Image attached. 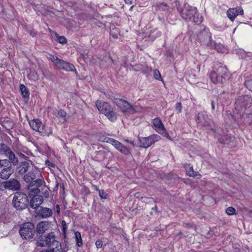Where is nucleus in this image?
<instances>
[{
	"label": "nucleus",
	"mask_w": 252,
	"mask_h": 252,
	"mask_svg": "<svg viewBox=\"0 0 252 252\" xmlns=\"http://www.w3.org/2000/svg\"><path fill=\"white\" fill-rule=\"evenodd\" d=\"M6 156L8 158L9 160L13 165H16L18 164V159L12 151L8 154V156Z\"/></svg>",
	"instance_id": "5701e85b"
},
{
	"label": "nucleus",
	"mask_w": 252,
	"mask_h": 252,
	"mask_svg": "<svg viewBox=\"0 0 252 252\" xmlns=\"http://www.w3.org/2000/svg\"><path fill=\"white\" fill-rule=\"evenodd\" d=\"M99 195L100 198L103 199H106V195L103 189H100L99 190Z\"/></svg>",
	"instance_id": "ea45409f"
},
{
	"label": "nucleus",
	"mask_w": 252,
	"mask_h": 252,
	"mask_svg": "<svg viewBox=\"0 0 252 252\" xmlns=\"http://www.w3.org/2000/svg\"><path fill=\"white\" fill-rule=\"evenodd\" d=\"M215 136L217 137L220 142L222 144H227L231 141V137H229V139H228L227 135H225L224 138H223V136L220 137L219 136H217V135H215Z\"/></svg>",
	"instance_id": "cd10ccee"
},
{
	"label": "nucleus",
	"mask_w": 252,
	"mask_h": 252,
	"mask_svg": "<svg viewBox=\"0 0 252 252\" xmlns=\"http://www.w3.org/2000/svg\"><path fill=\"white\" fill-rule=\"evenodd\" d=\"M186 169L187 170V174L191 177H194L196 175L193 170V167L190 166V165L189 164L187 166H186Z\"/></svg>",
	"instance_id": "2f4dec72"
},
{
	"label": "nucleus",
	"mask_w": 252,
	"mask_h": 252,
	"mask_svg": "<svg viewBox=\"0 0 252 252\" xmlns=\"http://www.w3.org/2000/svg\"><path fill=\"white\" fill-rule=\"evenodd\" d=\"M56 210L58 214L60 213V207L59 205H57L56 206Z\"/></svg>",
	"instance_id": "c03bdc74"
},
{
	"label": "nucleus",
	"mask_w": 252,
	"mask_h": 252,
	"mask_svg": "<svg viewBox=\"0 0 252 252\" xmlns=\"http://www.w3.org/2000/svg\"><path fill=\"white\" fill-rule=\"evenodd\" d=\"M46 164L47 165H49V166H50V165H51L52 167H53V166H53V165H52V164H50V162H49V161H46Z\"/></svg>",
	"instance_id": "3c124183"
},
{
	"label": "nucleus",
	"mask_w": 252,
	"mask_h": 252,
	"mask_svg": "<svg viewBox=\"0 0 252 252\" xmlns=\"http://www.w3.org/2000/svg\"><path fill=\"white\" fill-rule=\"evenodd\" d=\"M133 7H134V6H133V5L131 6L130 7V8H129V10L132 11V8H133Z\"/></svg>",
	"instance_id": "6e6d98bb"
},
{
	"label": "nucleus",
	"mask_w": 252,
	"mask_h": 252,
	"mask_svg": "<svg viewBox=\"0 0 252 252\" xmlns=\"http://www.w3.org/2000/svg\"><path fill=\"white\" fill-rule=\"evenodd\" d=\"M115 102L117 106L123 112L134 113L135 110L132 106L124 99L116 98L115 99Z\"/></svg>",
	"instance_id": "4468645a"
},
{
	"label": "nucleus",
	"mask_w": 252,
	"mask_h": 252,
	"mask_svg": "<svg viewBox=\"0 0 252 252\" xmlns=\"http://www.w3.org/2000/svg\"><path fill=\"white\" fill-rule=\"evenodd\" d=\"M95 105L98 110L105 115L110 121L113 122L117 120L116 114L108 103L97 100L95 102Z\"/></svg>",
	"instance_id": "39448f33"
},
{
	"label": "nucleus",
	"mask_w": 252,
	"mask_h": 252,
	"mask_svg": "<svg viewBox=\"0 0 252 252\" xmlns=\"http://www.w3.org/2000/svg\"><path fill=\"white\" fill-rule=\"evenodd\" d=\"M13 172L14 170L11 166L3 167L0 171V178L3 180H6Z\"/></svg>",
	"instance_id": "aec40b11"
},
{
	"label": "nucleus",
	"mask_w": 252,
	"mask_h": 252,
	"mask_svg": "<svg viewBox=\"0 0 252 252\" xmlns=\"http://www.w3.org/2000/svg\"><path fill=\"white\" fill-rule=\"evenodd\" d=\"M124 1L126 4H131L133 2V0H124Z\"/></svg>",
	"instance_id": "a18cd8bd"
},
{
	"label": "nucleus",
	"mask_w": 252,
	"mask_h": 252,
	"mask_svg": "<svg viewBox=\"0 0 252 252\" xmlns=\"http://www.w3.org/2000/svg\"><path fill=\"white\" fill-rule=\"evenodd\" d=\"M50 223L47 221H42L38 223L36 231L38 234H43L49 229Z\"/></svg>",
	"instance_id": "412c9836"
},
{
	"label": "nucleus",
	"mask_w": 252,
	"mask_h": 252,
	"mask_svg": "<svg viewBox=\"0 0 252 252\" xmlns=\"http://www.w3.org/2000/svg\"><path fill=\"white\" fill-rule=\"evenodd\" d=\"M20 89L24 97H29L30 94L29 91L24 85L21 84L20 86Z\"/></svg>",
	"instance_id": "a878e982"
},
{
	"label": "nucleus",
	"mask_w": 252,
	"mask_h": 252,
	"mask_svg": "<svg viewBox=\"0 0 252 252\" xmlns=\"http://www.w3.org/2000/svg\"><path fill=\"white\" fill-rule=\"evenodd\" d=\"M21 169L20 172L22 173H26L28 171L29 167V163L27 161H23L21 163Z\"/></svg>",
	"instance_id": "7c9ffc66"
},
{
	"label": "nucleus",
	"mask_w": 252,
	"mask_h": 252,
	"mask_svg": "<svg viewBox=\"0 0 252 252\" xmlns=\"http://www.w3.org/2000/svg\"><path fill=\"white\" fill-rule=\"evenodd\" d=\"M152 124L154 129L157 132L167 137L169 136L161 119L159 118H156L154 119L152 121Z\"/></svg>",
	"instance_id": "2eb2a0df"
},
{
	"label": "nucleus",
	"mask_w": 252,
	"mask_h": 252,
	"mask_svg": "<svg viewBox=\"0 0 252 252\" xmlns=\"http://www.w3.org/2000/svg\"><path fill=\"white\" fill-rule=\"evenodd\" d=\"M154 77L157 80L161 79V75L158 69H155L154 70Z\"/></svg>",
	"instance_id": "e433bc0d"
},
{
	"label": "nucleus",
	"mask_w": 252,
	"mask_h": 252,
	"mask_svg": "<svg viewBox=\"0 0 252 252\" xmlns=\"http://www.w3.org/2000/svg\"><path fill=\"white\" fill-rule=\"evenodd\" d=\"M190 21H192L193 22L196 23H200L202 22L201 17L200 16L199 14L197 12L196 9V14L193 15L192 19Z\"/></svg>",
	"instance_id": "c756f323"
},
{
	"label": "nucleus",
	"mask_w": 252,
	"mask_h": 252,
	"mask_svg": "<svg viewBox=\"0 0 252 252\" xmlns=\"http://www.w3.org/2000/svg\"><path fill=\"white\" fill-rule=\"evenodd\" d=\"M211 107H212V109H215V103L213 101H212V102H211Z\"/></svg>",
	"instance_id": "09e8293b"
},
{
	"label": "nucleus",
	"mask_w": 252,
	"mask_h": 252,
	"mask_svg": "<svg viewBox=\"0 0 252 252\" xmlns=\"http://www.w3.org/2000/svg\"><path fill=\"white\" fill-rule=\"evenodd\" d=\"M103 142L109 143L112 144L117 150L125 155H130V150L126 147L123 145L118 141L109 137H105L103 140Z\"/></svg>",
	"instance_id": "9b49d317"
},
{
	"label": "nucleus",
	"mask_w": 252,
	"mask_h": 252,
	"mask_svg": "<svg viewBox=\"0 0 252 252\" xmlns=\"http://www.w3.org/2000/svg\"><path fill=\"white\" fill-rule=\"evenodd\" d=\"M62 225H63V231L65 232L66 230V223H65V222L63 220L62 221Z\"/></svg>",
	"instance_id": "37998d69"
},
{
	"label": "nucleus",
	"mask_w": 252,
	"mask_h": 252,
	"mask_svg": "<svg viewBox=\"0 0 252 252\" xmlns=\"http://www.w3.org/2000/svg\"><path fill=\"white\" fill-rule=\"evenodd\" d=\"M152 209H153V210H155V211H157V212H158V207H157V205H156L154 207H153V208H152Z\"/></svg>",
	"instance_id": "603ef678"
},
{
	"label": "nucleus",
	"mask_w": 252,
	"mask_h": 252,
	"mask_svg": "<svg viewBox=\"0 0 252 252\" xmlns=\"http://www.w3.org/2000/svg\"><path fill=\"white\" fill-rule=\"evenodd\" d=\"M35 213L37 216L43 219H45L51 217L52 215V210L47 207L42 206L37 208L35 210Z\"/></svg>",
	"instance_id": "f3484780"
},
{
	"label": "nucleus",
	"mask_w": 252,
	"mask_h": 252,
	"mask_svg": "<svg viewBox=\"0 0 252 252\" xmlns=\"http://www.w3.org/2000/svg\"><path fill=\"white\" fill-rule=\"evenodd\" d=\"M63 66L62 67V70L65 71H74L76 70L75 66L73 64L64 61Z\"/></svg>",
	"instance_id": "4be33fe9"
},
{
	"label": "nucleus",
	"mask_w": 252,
	"mask_h": 252,
	"mask_svg": "<svg viewBox=\"0 0 252 252\" xmlns=\"http://www.w3.org/2000/svg\"><path fill=\"white\" fill-rule=\"evenodd\" d=\"M103 142L109 143L112 144L117 150L125 155H130V150L126 147L123 145L118 141L109 137H105L103 140Z\"/></svg>",
	"instance_id": "f8f14e48"
},
{
	"label": "nucleus",
	"mask_w": 252,
	"mask_h": 252,
	"mask_svg": "<svg viewBox=\"0 0 252 252\" xmlns=\"http://www.w3.org/2000/svg\"><path fill=\"white\" fill-rule=\"evenodd\" d=\"M119 32V29L115 28L114 26H112V27H110V34L114 39H117L118 38Z\"/></svg>",
	"instance_id": "393cba45"
},
{
	"label": "nucleus",
	"mask_w": 252,
	"mask_h": 252,
	"mask_svg": "<svg viewBox=\"0 0 252 252\" xmlns=\"http://www.w3.org/2000/svg\"><path fill=\"white\" fill-rule=\"evenodd\" d=\"M125 141L126 142H130V141L128 140H125Z\"/></svg>",
	"instance_id": "13d9d810"
},
{
	"label": "nucleus",
	"mask_w": 252,
	"mask_h": 252,
	"mask_svg": "<svg viewBox=\"0 0 252 252\" xmlns=\"http://www.w3.org/2000/svg\"><path fill=\"white\" fill-rule=\"evenodd\" d=\"M55 188L57 189H58V183H57V184H56V186H55Z\"/></svg>",
	"instance_id": "4d7b16f0"
},
{
	"label": "nucleus",
	"mask_w": 252,
	"mask_h": 252,
	"mask_svg": "<svg viewBox=\"0 0 252 252\" xmlns=\"http://www.w3.org/2000/svg\"><path fill=\"white\" fill-rule=\"evenodd\" d=\"M6 184L8 190H18L20 189V184L17 179H11L6 181Z\"/></svg>",
	"instance_id": "6ab92c4d"
},
{
	"label": "nucleus",
	"mask_w": 252,
	"mask_h": 252,
	"mask_svg": "<svg viewBox=\"0 0 252 252\" xmlns=\"http://www.w3.org/2000/svg\"><path fill=\"white\" fill-rule=\"evenodd\" d=\"M11 151V150L7 145L3 143L0 144V152H2L5 156H8V154Z\"/></svg>",
	"instance_id": "b1692460"
},
{
	"label": "nucleus",
	"mask_w": 252,
	"mask_h": 252,
	"mask_svg": "<svg viewBox=\"0 0 252 252\" xmlns=\"http://www.w3.org/2000/svg\"><path fill=\"white\" fill-rule=\"evenodd\" d=\"M75 236L77 246L79 247H82L83 245V242L80 232H79V231L75 232Z\"/></svg>",
	"instance_id": "bb28decb"
},
{
	"label": "nucleus",
	"mask_w": 252,
	"mask_h": 252,
	"mask_svg": "<svg viewBox=\"0 0 252 252\" xmlns=\"http://www.w3.org/2000/svg\"><path fill=\"white\" fill-rule=\"evenodd\" d=\"M129 143L133 146L135 145L134 142L133 141H130Z\"/></svg>",
	"instance_id": "5fc2aeb1"
},
{
	"label": "nucleus",
	"mask_w": 252,
	"mask_h": 252,
	"mask_svg": "<svg viewBox=\"0 0 252 252\" xmlns=\"http://www.w3.org/2000/svg\"><path fill=\"white\" fill-rule=\"evenodd\" d=\"M44 196H45V198H47L48 197L49 193H48V191L47 190L45 191L44 192Z\"/></svg>",
	"instance_id": "49530a36"
},
{
	"label": "nucleus",
	"mask_w": 252,
	"mask_h": 252,
	"mask_svg": "<svg viewBox=\"0 0 252 252\" xmlns=\"http://www.w3.org/2000/svg\"><path fill=\"white\" fill-rule=\"evenodd\" d=\"M244 11L241 7L229 8L227 11V17L231 21H233L237 15L239 14L242 15Z\"/></svg>",
	"instance_id": "a211bd4d"
},
{
	"label": "nucleus",
	"mask_w": 252,
	"mask_h": 252,
	"mask_svg": "<svg viewBox=\"0 0 252 252\" xmlns=\"http://www.w3.org/2000/svg\"><path fill=\"white\" fill-rule=\"evenodd\" d=\"M24 180L26 182L29 183L27 187L28 190V188L31 185L39 188L45 184V181L41 176V174L36 170L30 171L25 174L24 176Z\"/></svg>",
	"instance_id": "7ed1b4c3"
},
{
	"label": "nucleus",
	"mask_w": 252,
	"mask_h": 252,
	"mask_svg": "<svg viewBox=\"0 0 252 252\" xmlns=\"http://www.w3.org/2000/svg\"><path fill=\"white\" fill-rule=\"evenodd\" d=\"M230 73L227 68L222 65H220L218 68L210 73V78L211 81L214 84H222L229 78Z\"/></svg>",
	"instance_id": "f03ea898"
},
{
	"label": "nucleus",
	"mask_w": 252,
	"mask_h": 252,
	"mask_svg": "<svg viewBox=\"0 0 252 252\" xmlns=\"http://www.w3.org/2000/svg\"><path fill=\"white\" fill-rule=\"evenodd\" d=\"M29 78L32 81L38 80V75L34 70H31L28 74Z\"/></svg>",
	"instance_id": "c85d7f7f"
},
{
	"label": "nucleus",
	"mask_w": 252,
	"mask_h": 252,
	"mask_svg": "<svg viewBox=\"0 0 252 252\" xmlns=\"http://www.w3.org/2000/svg\"><path fill=\"white\" fill-rule=\"evenodd\" d=\"M196 8L189 6V4H185V8L180 12L182 17L186 21L192 19L193 15L196 14Z\"/></svg>",
	"instance_id": "dca6fc26"
},
{
	"label": "nucleus",
	"mask_w": 252,
	"mask_h": 252,
	"mask_svg": "<svg viewBox=\"0 0 252 252\" xmlns=\"http://www.w3.org/2000/svg\"><path fill=\"white\" fill-rule=\"evenodd\" d=\"M235 209L232 207H229L226 209V213L228 215H232L235 213Z\"/></svg>",
	"instance_id": "c9c22d12"
},
{
	"label": "nucleus",
	"mask_w": 252,
	"mask_h": 252,
	"mask_svg": "<svg viewBox=\"0 0 252 252\" xmlns=\"http://www.w3.org/2000/svg\"><path fill=\"white\" fill-rule=\"evenodd\" d=\"M174 3H175V5L176 6H178V5L179 4V2L178 1H177V0H175L174 1ZM177 9L178 10V11H179V8L178 7H177Z\"/></svg>",
	"instance_id": "de8ad7c7"
},
{
	"label": "nucleus",
	"mask_w": 252,
	"mask_h": 252,
	"mask_svg": "<svg viewBox=\"0 0 252 252\" xmlns=\"http://www.w3.org/2000/svg\"><path fill=\"white\" fill-rule=\"evenodd\" d=\"M95 244L97 249H100L102 246V242L100 240H97L96 241Z\"/></svg>",
	"instance_id": "a19ab883"
},
{
	"label": "nucleus",
	"mask_w": 252,
	"mask_h": 252,
	"mask_svg": "<svg viewBox=\"0 0 252 252\" xmlns=\"http://www.w3.org/2000/svg\"><path fill=\"white\" fill-rule=\"evenodd\" d=\"M38 244L41 247L48 246L51 249L54 250V246H57L59 244V242L55 240L54 233L51 232L45 236L44 239H40Z\"/></svg>",
	"instance_id": "9d476101"
},
{
	"label": "nucleus",
	"mask_w": 252,
	"mask_h": 252,
	"mask_svg": "<svg viewBox=\"0 0 252 252\" xmlns=\"http://www.w3.org/2000/svg\"><path fill=\"white\" fill-rule=\"evenodd\" d=\"M40 189L37 187H34L31 185L28 188V194L31 199L30 201V206L31 208L36 209L39 208L40 205L42 204L43 201V198L42 195H39Z\"/></svg>",
	"instance_id": "20e7f679"
},
{
	"label": "nucleus",
	"mask_w": 252,
	"mask_h": 252,
	"mask_svg": "<svg viewBox=\"0 0 252 252\" xmlns=\"http://www.w3.org/2000/svg\"><path fill=\"white\" fill-rule=\"evenodd\" d=\"M195 121L198 126L204 129L212 128L213 125L212 120L205 111L198 112L195 116Z\"/></svg>",
	"instance_id": "6e6552de"
},
{
	"label": "nucleus",
	"mask_w": 252,
	"mask_h": 252,
	"mask_svg": "<svg viewBox=\"0 0 252 252\" xmlns=\"http://www.w3.org/2000/svg\"><path fill=\"white\" fill-rule=\"evenodd\" d=\"M176 110L177 111L178 113H180L182 112V105L181 102H177L175 105Z\"/></svg>",
	"instance_id": "58836bf2"
},
{
	"label": "nucleus",
	"mask_w": 252,
	"mask_h": 252,
	"mask_svg": "<svg viewBox=\"0 0 252 252\" xmlns=\"http://www.w3.org/2000/svg\"><path fill=\"white\" fill-rule=\"evenodd\" d=\"M251 84H252V82L250 81H248L246 82V85H250Z\"/></svg>",
	"instance_id": "8fccbe9b"
},
{
	"label": "nucleus",
	"mask_w": 252,
	"mask_h": 252,
	"mask_svg": "<svg viewBox=\"0 0 252 252\" xmlns=\"http://www.w3.org/2000/svg\"><path fill=\"white\" fill-rule=\"evenodd\" d=\"M168 5H167L165 3H162L159 5V8L163 10L167 9L168 8Z\"/></svg>",
	"instance_id": "79ce46f5"
},
{
	"label": "nucleus",
	"mask_w": 252,
	"mask_h": 252,
	"mask_svg": "<svg viewBox=\"0 0 252 252\" xmlns=\"http://www.w3.org/2000/svg\"><path fill=\"white\" fill-rule=\"evenodd\" d=\"M13 203L14 207L17 210H22L28 206L29 200L26 194L17 192L13 197Z\"/></svg>",
	"instance_id": "1a4fd4ad"
},
{
	"label": "nucleus",
	"mask_w": 252,
	"mask_h": 252,
	"mask_svg": "<svg viewBox=\"0 0 252 252\" xmlns=\"http://www.w3.org/2000/svg\"><path fill=\"white\" fill-rule=\"evenodd\" d=\"M57 37L58 42L61 44H65L67 42L66 39L63 36H59L57 34Z\"/></svg>",
	"instance_id": "f704fd0d"
},
{
	"label": "nucleus",
	"mask_w": 252,
	"mask_h": 252,
	"mask_svg": "<svg viewBox=\"0 0 252 252\" xmlns=\"http://www.w3.org/2000/svg\"><path fill=\"white\" fill-rule=\"evenodd\" d=\"M140 147L147 148L155 143L159 141L161 137L158 134H153L148 137H139Z\"/></svg>",
	"instance_id": "ddd939ff"
},
{
	"label": "nucleus",
	"mask_w": 252,
	"mask_h": 252,
	"mask_svg": "<svg viewBox=\"0 0 252 252\" xmlns=\"http://www.w3.org/2000/svg\"><path fill=\"white\" fill-rule=\"evenodd\" d=\"M35 232V226L32 222H25L20 226L19 233L23 239H32L34 237Z\"/></svg>",
	"instance_id": "0eeeda50"
},
{
	"label": "nucleus",
	"mask_w": 252,
	"mask_h": 252,
	"mask_svg": "<svg viewBox=\"0 0 252 252\" xmlns=\"http://www.w3.org/2000/svg\"><path fill=\"white\" fill-rule=\"evenodd\" d=\"M30 127L33 130L43 135L49 136L52 133L51 127L46 126L42 124L41 120L35 119L29 121Z\"/></svg>",
	"instance_id": "423d86ee"
},
{
	"label": "nucleus",
	"mask_w": 252,
	"mask_h": 252,
	"mask_svg": "<svg viewBox=\"0 0 252 252\" xmlns=\"http://www.w3.org/2000/svg\"><path fill=\"white\" fill-rule=\"evenodd\" d=\"M48 59L51 61L54 64H56L57 60L59 59L57 56L52 55L51 54L49 55V57H48Z\"/></svg>",
	"instance_id": "4c0bfd02"
},
{
	"label": "nucleus",
	"mask_w": 252,
	"mask_h": 252,
	"mask_svg": "<svg viewBox=\"0 0 252 252\" xmlns=\"http://www.w3.org/2000/svg\"><path fill=\"white\" fill-rule=\"evenodd\" d=\"M19 156L22 158H25L26 157L25 155L21 153L19 154Z\"/></svg>",
	"instance_id": "864d4df0"
},
{
	"label": "nucleus",
	"mask_w": 252,
	"mask_h": 252,
	"mask_svg": "<svg viewBox=\"0 0 252 252\" xmlns=\"http://www.w3.org/2000/svg\"><path fill=\"white\" fill-rule=\"evenodd\" d=\"M59 117H60L63 118H65L66 116V112L63 110V109H60L57 111V115Z\"/></svg>",
	"instance_id": "72a5a7b5"
},
{
	"label": "nucleus",
	"mask_w": 252,
	"mask_h": 252,
	"mask_svg": "<svg viewBox=\"0 0 252 252\" xmlns=\"http://www.w3.org/2000/svg\"><path fill=\"white\" fill-rule=\"evenodd\" d=\"M64 63V61L63 60H61V59H59L56 64H55V65L59 69H62V67H63V63Z\"/></svg>",
	"instance_id": "473e14b6"
},
{
	"label": "nucleus",
	"mask_w": 252,
	"mask_h": 252,
	"mask_svg": "<svg viewBox=\"0 0 252 252\" xmlns=\"http://www.w3.org/2000/svg\"><path fill=\"white\" fill-rule=\"evenodd\" d=\"M197 39L201 44L210 48H214L218 51H221L220 49L222 45L221 44L217 45L211 40V35L208 28L201 26L200 32L197 34Z\"/></svg>",
	"instance_id": "f257e3e1"
}]
</instances>
